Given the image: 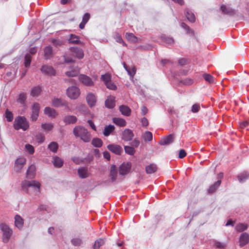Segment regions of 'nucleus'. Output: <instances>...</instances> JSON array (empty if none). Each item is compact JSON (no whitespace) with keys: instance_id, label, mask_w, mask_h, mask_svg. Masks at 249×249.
Here are the masks:
<instances>
[{"instance_id":"nucleus-1","label":"nucleus","mask_w":249,"mask_h":249,"mask_svg":"<svg viewBox=\"0 0 249 249\" xmlns=\"http://www.w3.org/2000/svg\"><path fill=\"white\" fill-rule=\"evenodd\" d=\"M40 183L36 180L31 181L24 180L21 184V189L28 194H30L29 188L31 187L35 195H38L40 193Z\"/></svg>"},{"instance_id":"nucleus-2","label":"nucleus","mask_w":249,"mask_h":249,"mask_svg":"<svg viewBox=\"0 0 249 249\" xmlns=\"http://www.w3.org/2000/svg\"><path fill=\"white\" fill-rule=\"evenodd\" d=\"M73 133L76 137L80 138L85 142H89L91 140V134L83 126L80 125L76 126L73 128Z\"/></svg>"},{"instance_id":"nucleus-3","label":"nucleus","mask_w":249,"mask_h":249,"mask_svg":"<svg viewBox=\"0 0 249 249\" xmlns=\"http://www.w3.org/2000/svg\"><path fill=\"white\" fill-rule=\"evenodd\" d=\"M30 126L29 122L24 116H18L16 117L13 123V127L16 130H27Z\"/></svg>"},{"instance_id":"nucleus-4","label":"nucleus","mask_w":249,"mask_h":249,"mask_svg":"<svg viewBox=\"0 0 249 249\" xmlns=\"http://www.w3.org/2000/svg\"><path fill=\"white\" fill-rule=\"evenodd\" d=\"M0 229L2 232V241L4 243H8L12 235V230L5 223L0 224Z\"/></svg>"},{"instance_id":"nucleus-5","label":"nucleus","mask_w":249,"mask_h":249,"mask_svg":"<svg viewBox=\"0 0 249 249\" xmlns=\"http://www.w3.org/2000/svg\"><path fill=\"white\" fill-rule=\"evenodd\" d=\"M66 93L70 99L74 100L80 96V90L77 87L72 86L67 89Z\"/></svg>"},{"instance_id":"nucleus-6","label":"nucleus","mask_w":249,"mask_h":249,"mask_svg":"<svg viewBox=\"0 0 249 249\" xmlns=\"http://www.w3.org/2000/svg\"><path fill=\"white\" fill-rule=\"evenodd\" d=\"M26 162V159L24 157L18 158L15 161L14 167V170L16 172H20Z\"/></svg>"},{"instance_id":"nucleus-7","label":"nucleus","mask_w":249,"mask_h":249,"mask_svg":"<svg viewBox=\"0 0 249 249\" xmlns=\"http://www.w3.org/2000/svg\"><path fill=\"white\" fill-rule=\"evenodd\" d=\"M52 105L53 106L56 107H65L67 109L71 110V108L69 107L68 102L59 98H53L52 100Z\"/></svg>"},{"instance_id":"nucleus-8","label":"nucleus","mask_w":249,"mask_h":249,"mask_svg":"<svg viewBox=\"0 0 249 249\" xmlns=\"http://www.w3.org/2000/svg\"><path fill=\"white\" fill-rule=\"evenodd\" d=\"M39 109V104L38 103L34 104L32 107V114L31 115V118L33 121H36L38 119Z\"/></svg>"},{"instance_id":"nucleus-9","label":"nucleus","mask_w":249,"mask_h":249,"mask_svg":"<svg viewBox=\"0 0 249 249\" xmlns=\"http://www.w3.org/2000/svg\"><path fill=\"white\" fill-rule=\"evenodd\" d=\"M134 137L133 131L129 129L126 128L122 132V139L124 141H130Z\"/></svg>"},{"instance_id":"nucleus-10","label":"nucleus","mask_w":249,"mask_h":249,"mask_svg":"<svg viewBox=\"0 0 249 249\" xmlns=\"http://www.w3.org/2000/svg\"><path fill=\"white\" fill-rule=\"evenodd\" d=\"M79 79L83 84L87 86H92L94 85V82L92 79L88 76L81 74L79 76Z\"/></svg>"},{"instance_id":"nucleus-11","label":"nucleus","mask_w":249,"mask_h":249,"mask_svg":"<svg viewBox=\"0 0 249 249\" xmlns=\"http://www.w3.org/2000/svg\"><path fill=\"white\" fill-rule=\"evenodd\" d=\"M86 101L88 105L91 107L95 106L97 98L93 93L89 92L86 96Z\"/></svg>"},{"instance_id":"nucleus-12","label":"nucleus","mask_w":249,"mask_h":249,"mask_svg":"<svg viewBox=\"0 0 249 249\" xmlns=\"http://www.w3.org/2000/svg\"><path fill=\"white\" fill-rule=\"evenodd\" d=\"M107 148L112 153L116 155H120L123 152L122 148L119 145L115 144H108Z\"/></svg>"},{"instance_id":"nucleus-13","label":"nucleus","mask_w":249,"mask_h":249,"mask_svg":"<svg viewBox=\"0 0 249 249\" xmlns=\"http://www.w3.org/2000/svg\"><path fill=\"white\" fill-rule=\"evenodd\" d=\"M220 10L224 14L233 16L236 14V11L228 5H222L220 7Z\"/></svg>"},{"instance_id":"nucleus-14","label":"nucleus","mask_w":249,"mask_h":249,"mask_svg":"<svg viewBox=\"0 0 249 249\" xmlns=\"http://www.w3.org/2000/svg\"><path fill=\"white\" fill-rule=\"evenodd\" d=\"M41 71L42 73L48 75H54L55 74V70L51 66L43 65L41 69Z\"/></svg>"},{"instance_id":"nucleus-15","label":"nucleus","mask_w":249,"mask_h":249,"mask_svg":"<svg viewBox=\"0 0 249 249\" xmlns=\"http://www.w3.org/2000/svg\"><path fill=\"white\" fill-rule=\"evenodd\" d=\"M71 52L72 53L73 55H75L76 57L81 59L84 56V52L83 50L78 47H71L70 49Z\"/></svg>"},{"instance_id":"nucleus-16","label":"nucleus","mask_w":249,"mask_h":249,"mask_svg":"<svg viewBox=\"0 0 249 249\" xmlns=\"http://www.w3.org/2000/svg\"><path fill=\"white\" fill-rule=\"evenodd\" d=\"M131 168V165L129 163H124L119 167V173L124 175L128 173Z\"/></svg>"},{"instance_id":"nucleus-17","label":"nucleus","mask_w":249,"mask_h":249,"mask_svg":"<svg viewBox=\"0 0 249 249\" xmlns=\"http://www.w3.org/2000/svg\"><path fill=\"white\" fill-rule=\"evenodd\" d=\"M78 175L81 178H86L89 177V173L86 167H83L78 168L77 171Z\"/></svg>"},{"instance_id":"nucleus-18","label":"nucleus","mask_w":249,"mask_h":249,"mask_svg":"<svg viewBox=\"0 0 249 249\" xmlns=\"http://www.w3.org/2000/svg\"><path fill=\"white\" fill-rule=\"evenodd\" d=\"M36 170V167L35 165L32 164L30 165L26 171L27 178L29 179L34 178L35 176Z\"/></svg>"},{"instance_id":"nucleus-19","label":"nucleus","mask_w":249,"mask_h":249,"mask_svg":"<svg viewBox=\"0 0 249 249\" xmlns=\"http://www.w3.org/2000/svg\"><path fill=\"white\" fill-rule=\"evenodd\" d=\"M24 223L23 219L19 215H16L15 216V225L18 229L22 228Z\"/></svg>"},{"instance_id":"nucleus-20","label":"nucleus","mask_w":249,"mask_h":249,"mask_svg":"<svg viewBox=\"0 0 249 249\" xmlns=\"http://www.w3.org/2000/svg\"><path fill=\"white\" fill-rule=\"evenodd\" d=\"M174 137L173 134H170L166 136L160 142V144L161 145L170 144L174 141Z\"/></svg>"},{"instance_id":"nucleus-21","label":"nucleus","mask_w":249,"mask_h":249,"mask_svg":"<svg viewBox=\"0 0 249 249\" xmlns=\"http://www.w3.org/2000/svg\"><path fill=\"white\" fill-rule=\"evenodd\" d=\"M52 162L56 168H60L63 165V160L59 157L55 156L53 157Z\"/></svg>"},{"instance_id":"nucleus-22","label":"nucleus","mask_w":249,"mask_h":249,"mask_svg":"<svg viewBox=\"0 0 249 249\" xmlns=\"http://www.w3.org/2000/svg\"><path fill=\"white\" fill-rule=\"evenodd\" d=\"M249 241V235L246 233H242L240 237L239 243L241 247H243L246 245Z\"/></svg>"},{"instance_id":"nucleus-23","label":"nucleus","mask_w":249,"mask_h":249,"mask_svg":"<svg viewBox=\"0 0 249 249\" xmlns=\"http://www.w3.org/2000/svg\"><path fill=\"white\" fill-rule=\"evenodd\" d=\"M77 120L76 117L73 115H67L63 118V121L66 124H74Z\"/></svg>"},{"instance_id":"nucleus-24","label":"nucleus","mask_w":249,"mask_h":249,"mask_svg":"<svg viewBox=\"0 0 249 249\" xmlns=\"http://www.w3.org/2000/svg\"><path fill=\"white\" fill-rule=\"evenodd\" d=\"M53 48L51 46H48L44 48V57L46 59H49L53 57Z\"/></svg>"},{"instance_id":"nucleus-25","label":"nucleus","mask_w":249,"mask_h":249,"mask_svg":"<svg viewBox=\"0 0 249 249\" xmlns=\"http://www.w3.org/2000/svg\"><path fill=\"white\" fill-rule=\"evenodd\" d=\"M115 105V97L111 96L108 97L105 101L106 107L108 108H112Z\"/></svg>"},{"instance_id":"nucleus-26","label":"nucleus","mask_w":249,"mask_h":249,"mask_svg":"<svg viewBox=\"0 0 249 249\" xmlns=\"http://www.w3.org/2000/svg\"><path fill=\"white\" fill-rule=\"evenodd\" d=\"M117 168L114 165H112L110 167V174L109 176L111 178V181H114L117 177Z\"/></svg>"},{"instance_id":"nucleus-27","label":"nucleus","mask_w":249,"mask_h":249,"mask_svg":"<svg viewBox=\"0 0 249 249\" xmlns=\"http://www.w3.org/2000/svg\"><path fill=\"white\" fill-rule=\"evenodd\" d=\"M44 113L49 117H55L57 114L55 110L50 107H46L45 108Z\"/></svg>"},{"instance_id":"nucleus-28","label":"nucleus","mask_w":249,"mask_h":249,"mask_svg":"<svg viewBox=\"0 0 249 249\" xmlns=\"http://www.w3.org/2000/svg\"><path fill=\"white\" fill-rule=\"evenodd\" d=\"M42 88L40 86H36L32 89L30 94L32 97H36L40 94Z\"/></svg>"},{"instance_id":"nucleus-29","label":"nucleus","mask_w":249,"mask_h":249,"mask_svg":"<svg viewBox=\"0 0 249 249\" xmlns=\"http://www.w3.org/2000/svg\"><path fill=\"white\" fill-rule=\"evenodd\" d=\"M119 109L121 113L124 115L129 116L130 115L131 109L126 106H121L119 107Z\"/></svg>"},{"instance_id":"nucleus-30","label":"nucleus","mask_w":249,"mask_h":249,"mask_svg":"<svg viewBox=\"0 0 249 249\" xmlns=\"http://www.w3.org/2000/svg\"><path fill=\"white\" fill-rule=\"evenodd\" d=\"M221 181L220 180H218L216 181L213 184L211 185L209 189H208V192L209 194H212L214 193L219 187L220 185L221 184Z\"/></svg>"},{"instance_id":"nucleus-31","label":"nucleus","mask_w":249,"mask_h":249,"mask_svg":"<svg viewBox=\"0 0 249 249\" xmlns=\"http://www.w3.org/2000/svg\"><path fill=\"white\" fill-rule=\"evenodd\" d=\"M114 126L113 125L106 126L104 128L103 134L105 136H108L114 130Z\"/></svg>"},{"instance_id":"nucleus-32","label":"nucleus","mask_w":249,"mask_h":249,"mask_svg":"<svg viewBox=\"0 0 249 249\" xmlns=\"http://www.w3.org/2000/svg\"><path fill=\"white\" fill-rule=\"evenodd\" d=\"M58 148V145L56 142H52L48 145V149L53 153H56Z\"/></svg>"},{"instance_id":"nucleus-33","label":"nucleus","mask_w":249,"mask_h":249,"mask_svg":"<svg viewBox=\"0 0 249 249\" xmlns=\"http://www.w3.org/2000/svg\"><path fill=\"white\" fill-rule=\"evenodd\" d=\"M185 15L189 21L191 22H194L195 21V16L194 13L189 9H186L185 11Z\"/></svg>"},{"instance_id":"nucleus-34","label":"nucleus","mask_w":249,"mask_h":249,"mask_svg":"<svg viewBox=\"0 0 249 249\" xmlns=\"http://www.w3.org/2000/svg\"><path fill=\"white\" fill-rule=\"evenodd\" d=\"M105 243V239L99 238L97 239L93 246V249H99Z\"/></svg>"},{"instance_id":"nucleus-35","label":"nucleus","mask_w":249,"mask_h":249,"mask_svg":"<svg viewBox=\"0 0 249 249\" xmlns=\"http://www.w3.org/2000/svg\"><path fill=\"white\" fill-rule=\"evenodd\" d=\"M113 122L116 125L122 127L125 126L126 124L125 121L124 119L120 118H114L113 119Z\"/></svg>"},{"instance_id":"nucleus-36","label":"nucleus","mask_w":249,"mask_h":249,"mask_svg":"<svg viewBox=\"0 0 249 249\" xmlns=\"http://www.w3.org/2000/svg\"><path fill=\"white\" fill-rule=\"evenodd\" d=\"M69 42L71 44H81L79 36L72 34L70 35Z\"/></svg>"},{"instance_id":"nucleus-37","label":"nucleus","mask_w":249,"mask_h":249,"mask_svg":"<svg viewBox=\"0 0 249 249\" xmlns=\"http://www.w3.org/2000/svg\"><path fill=\"white\" fill-rule=\"evenodd\" d=\"M79 73V70L76 68L71 69V71H67L66 74L68 77H75Z\"/></svg>"},{"instance_id":"nucleus-38","label":"nucleus","mask_w":249,"mask_h":249,"mask_svg":"<svg viewBox=\"0 0 249 249\" xmlns=\"http://www.w3.org/2000/svg\"><path fill=\"white\" fill-rule=\"evenodd\" d=\"M156 165L153 163L150 164L145 167V171L147 174H152L156 172Z\"/></svg>"},{"instance_id":"nucleus-39","label":"nucleus","mask_w":249,"mask_h":249,"mask_svg":"<svg viewBox=\"0 0 249 249\" xmlns=\"http://www.w3.org/2000/svg\"><path fill=\"white\" fill-rule=\"evenodd\" d=\"M249 178V174L246 172H244L238 176V179L241 183L245 181Z\"/></svg>"},{"instance_id":"nucleus-40","label":"nucleus","mask_w":249,"mask_h":249,"mask_svg":"<svg viewBox=\"0 0 249 249\" xmlns=\"http://www.w3.org/2000/svg\"><path fill=\"white\" fill-rule=\"evenodd\" d=\"M71 243L74 246H80L83 244V240L79 237H75L71 240Z\"/></svg>"},{"instance_id":"nucleus-41","label":"nucleus","mask_w":249,"mask_h":249,"mask_svg":"<svg viewBox=\"0 0 249 249\" xmlns=\"http://www.w3.org/2000/svg\"><path fill=\"white\" fill-rule=\"evenodd\" d=\"M41 127L44 130L49 131L53 128V124L52 123H43L41 124Z\"/></svg>"},{"instance_id":"nucleus-42","label":"nucleus","mask_w":249,"mask_h":249,"mask_svg":"<svg viewBox=\"0 0 249 249\" xmlns=\"http://www.w3.org/2000/svg\"><path fill=\"white\" fill-rule=\"evenodd\" d=\"M4 116L6 118V120L9 122H12L13 120V114L8 109H6Z\"/></svg>"},{"instance_id":"nucleus-43","label":"nucleus","mask_w":249,"mask_h":249,"mask_svg":"<svg viewBox=\"0 0 249 249\" xmlns=\"http://www.w3.org/2000/svg\"><path fill=\"white\" fill-rule=\"evenodd\" d=\"M161 40L168 45H172L174 42V40L172 38L167 37L165 35H163L160 37Z\"/></svg>"},{"instance_id":"nucleus-44","label":"nucleus","mask_w":249,"mask_h":249,"mask_svg":"<svg viewBox=\"0 0 249 249\" xmlns=\"http://www.w3.org/2000/svg\"><path fill=\"white\" fill-rule=\"evenodd\" d=\"M92 144L96 147H100L103 144L102 141L99 138H94L91 142Z\"/></svg>"},{"instance_id":"nucleus-45","label":"nucleus","mask_w":249,"mask_h":249,"mask_svg":"<svg viewBox=\"0 0 249 249\" xmlns=\"http://www.w3.org/2000/svg\"><path fill=\"white\" fill-rule=\"evenodd\" d=\"M142 137L144 141L150 142L152 140L153 135L151 132L147 131L143 134Z\"/></svg>"},{"instance_id":"nucleus-46","label":"nucleus","mask_w":249,"mask_h":249,"mask_svg":"<svg viewBox=\"0 0 249 249\" xmlns=\"http://www.w3.org/2000/svg\"><path fill=\"white\" fill-rule=\"evenodd\" d=\"M26 93L24 92L20 93L18 96V98L17 99V101L21 104H23L24 103V102L26 100Z\"/></svg>"},{"instance_id":"nucleus-47","label":"nucleus","mask_w":249,"mask_h":249,"mask_svg":"<svg viewBox=\"0 0 249 249\" xmlns=\"http://www.w3.org/2000/svg\"><path fill=\"white\" fill-rule=\"evenodd\" d=\"M25 149L28 154L32 155L35 152V148L33 145L30 144H26L25 145Z\"/></svg>"},{"instance_id":"nucleus-48","label":"nucleus","mask_w":249,"mask_h":249,"mask_svg":"<svg viewBox=\"0 0 249 249\" xmlns=\"http://www.w3.org/2000/svg\"><path fill=\"white\" fill-rule=\"evenodd\" d=\"M125 37L128 40L133 42L137 41V37L132 33H126Z\"/></svg>"},{"instance_id":"nucleus-49","label":"nucleus","mask_w":249,"mask_h":249,"mask_svg":"<svg viewBox=\"0 0 249 249\" xmlns=\"http://www.w3.org/2000/svg\"><path fill=\"white\" fill-rule=\"evenodd\" d=\"M114 38L117 42L122 44L123 46H126V44L123 41L121 36L118 33H115Z\"/></svg>"},{"instance_id":"nucleus-50","label":"nucleus","mask_w":249,"mask_h":249,"mask_svg":"<svg viewBox=\"0 0 249 249\" xmlns=\"http://www.w3.org/2000/svg\"><path fill=\"white\" fill-rule=\"evenodd\" d=\"M124 149L125 152L130 155H133L135 152L134 148L130 146H125Z\"/></svg>"},{"instance_id":"nucleus-51","label":"nucleus","mask_w":249,"mask_h":249,"mask_svg":"<svg viewBox=\"0 0 249 249\" xmlns=\"http://www.w3.org/2000/svg\"><path fill=\"white\" fill-rule=\"evenodd\" d=\"M248 228V226L246 224L243 223H239L237 224L236 226V230L239 232L242 231L244 230H246Z\"/></svg>"},{"instance_id":"nucleus-52","label":"nucleus","mask_w":249,"mask_h":249,"mask_svg":"<svg viewBox=\"0 0 249 249\" xmlns=\"http://www.w3.org/2000/svg\"><path fill=\"white\" fill-rule=\"evenodd\" d=\"M101 79L104 82L105 84H106L107 83H108L111 81V76L110 74L106 73L101 75Z\"/></svg>"},{"instance_id":"nucleus-53","label":"nucleus","mask_w":249,"mask_h":249,"mask_svg":"<svg viewBox=\"0 0 249 249\" xmlns=\"http://www.w3.org/2000/svg\"><path fill=\"white\" fill-rule=\"evenodd\" d=\"M31 62V56L30 54H26L24 58V65L26 67L30 66Z\"/></svg>"},{"instance_id":"nucleus-54","label":"nucleus","mask_w":249,"mask_h":249,"mask_svg":"<svg viewBox=\"0 0 249 249\" xmlns=\"http://www.w3.org/2000/svg\"><path fill=\"white\" fill-rule=\"evenodd\" d=\"M203 78L207 82L210 83H213L214 81L213 77L210 74H204Z\"/></svg>"},{"instance_id":"nucleus-55","label":"nucleus","mask_w":249,"mask_h":249,"mask_svg":"<svg viewBox=\"0 0 249 249\" xmlns=\"http://www.w3.org/2000/svg\"><path fill=\"white\" fill-rule=\"evenodd\" d=\"M36 139L38 142L42 143L45 140V136L43 134L38 133L36 136Z\"/></svg>"},{"instance_id":"nucleus-56","label":"nucleus","mask_w":249,"mask_h":249,"mask_svg":"<svg viewBox=\"0 0 249 249\" xmlns=\"http://www.w3.org/2000/svg\"><path fill=\"white\" fill-rule=\"evenodd\" d=\"M50 42L56 47L60 46L63 44V42L60 40L56 39H51Z\"/></svg>"},{"instance_id":"nucleus-57","label":"nucleus","mask_w":249,"mask_h":249,"mask_svg":"<svg viewBox=\"0 0 249 249\" xmlns=\"http://www.w3.org/2000/svg\"><path fill=\"white\" fill-rule=\"evenodd\" d=\"M105 85L107 88L109 89L115 90L117 89L116 86L111 81L107 83Z\"/></svg>"},{"instance_id":"nucleus-58","label":"nucleus","mask_w":249,"mask_h":249,"mask_svg":"<svg viewBox=\"0 0 249 249\" xmlns=\"http://www.w3.org/2000/svg\"><path fill=\"white\" fill-rule=\"evenodd\" d=\"M200 108V107L199 104H195L192 106V108H191V111L193 113H196L199 110Z\"/></svg>"},{"instance_id":"nucleus-59","label":"nucleus","mask_w":249,"mask_h":249,"mask_svg":"<svg viewBox=\"0 0 249 249\" xmlns=\"http://www.w3.org/2000/svg\"><path fill=\"white\" fill-rule=\"evenodd\" d=\"M214 245L216 248L219 249H224L226 247V244L218 241H214Z\"/></svg>"},{"instance_id":"nucleus-60","label":"nucleus","mask_w":249,"mask_h":249,"mask_svg":"<svg viewBox=\"0 0 249 249\" xmlns=\"http://www.w3.org/2000/svg\"><path fill=\"white\" fill-rule=\"evenodd\" d=\"M71 160L73 161V162H74L76 164H79L80 163H82L83 161V160L82 159L77 157H74L71 158Z\"/></svg>"},{"instance_id":"nucleus-61","label":"nucleus","mask_w":249,"mask_h":249,"mask_svg":"<svg viewBox=\"0 0 249 249\" xmlns=\"http://www.w3.org/2000/svg\"><path fill=\"white\" fill-rule=\"evenodd\" d=\"M183 84L190 85L193 83V80L190 78H186L182 81Z\"/></svg>"},{"instance_id":"nucleus-62","label":"nucleus","mask_w":249,"mask_h":249,"mask_svg":"<svg viewBox=\"0 0 249 249\" xmlns=\"http://www.w3.org/2000/svg\"><path fill=\"white\" fill-rule=\"evenodd\" d=\"M65 62L66 63H71L74 61L73 57L70 56L69 57L67 55L64 56Z\"/></svg>"},{"instance_id":"nucleus-63","label":"nucleus","mask_w":249,"mask_h":249,"mask_svg":"<svg viewBox=\"0 0 249 249\" xmlns=\"http://www.w3.org/2000/svg\"><path fill=\"white\" fill-rule=\"evenodd\" d=\"M89 13H86L83 17L82 21L87 23L88 20H89Z\"/></svg>"},{"instance_id":"nucleus-64","label":"nucleus","mask_w":249,"mask_h":249,"mask_svg":"<svg viewBox=\"0 0 249 249\" xmlns=\"http://www.w3.org/2000/svg\"><path fill=\"white\" fill-rule=\"evenodd\" d=\"M186 153L184 150H183V149L180 150V151L179 152V155H178V157L180 159L183 158L184 157H185L186 156Z\"/></svg>"}]
</instances>
